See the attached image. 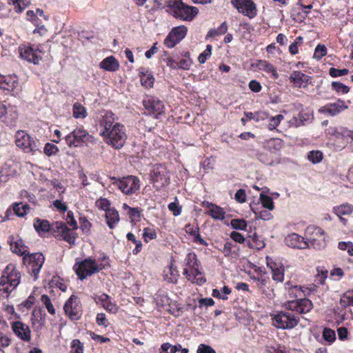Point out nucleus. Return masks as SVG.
<instances>
[{
  "instance_id": "nucleus-1",
  "label": "nucleus",
  "mask_w": 353,
  "mask_h": 353,
  "mask_svg": "<svg viewBox=\"0 0 353 353\" xmlns=\"http://www.w3.org/2000/svg\"><path fill=\"white\" fill-rule=\"evenodd\" d=\"M285 306L288 311H281L272 318V325L279 329L287 330L296 327L299 319L293 312L306 314L312 310L313 304L310 299L304 298L288 301Z\"/></svg>"
},
{
  "instance_id": "nucleus-2",
  "label": "nucleus",
  "mask_w": 353,
  "mask_h": 353,
  "mask_svg": "<svg viewBox=\"0 0 353 353\" xmlns=\"http://www.w3.org/2000/svg\"><path fill=\"white\" fill-rule=\"evenodd\" d=\"M21 273L13 264L7 265L0 280V291L10 293L20 283Z\"/></svg>"
},
{
  "instance_id": "nucleus-3",
  "label": "nucleus",
  "mask_w": 353,
  "mask_h": 353,
  "mask_svg": "<svg viewBox=\"0 0 353 353\" xmlns=\"http://www.w3.org/2000/svg\"><path fill=\"white\" fill-rule=\"evenodd\" d=\"M168 11L174 17L185 21H191L198 13L196 7L185 4L182 1H170Z\"/></svg>"
},
{
  "instance_id": "nucleus-4",
  "label": "nucleus",
  "mask_w": 353,
  "mask_h": 353,
  "mask_svg": "<svg viewBox=\"0 0 353 353\" xmlns=\"http://www.w3.org/2000/svg\"><path fill=\"white\" fill-rule=\"evenodd\" d=\"M112 185L117 188L124 194L130 195L139 190L140 181L133 175H128L122 178L112 176Z\"/></svg>"
},
{
  "instance_id": "nucleus-5",
  "label": "nucleus",
  "mask_w": 353,
  "mask_h": 353,
  "mask_svg": "<svg viewBox=\"0 0 353 353\" xmlns=\"http://www.w3.org/2000/svg\"><path fill=\"white\" fill-rule=\"evenodd\" d=\"M306 241H308L310 248L321 250L326 246V236L324 230L314 225H308L305 229Z\"/></svg>"
},
{
  "instance_id": "nucleus-6",
  "label": "nucleus",
  "mask_w": 353,
  "mask_h": 353,
  "mask_svg": "<svg viewBox=\"0 0 353 353\" xmlns=\"http://www.w3.org/2000/svg\"><path fill=\"white\" fill-rule=\"evenodd\" d=\"M15 143L18 148L26 153L34 154L40 150L41 143L39 140L31 137L25 131H18L15 135Z\"/></svg>"
},
{
  "instance_id": "nucleus-7",
  "label": "nucleus",
  "mask_w": 353,
  "mask_h": 353,
  "mask_svg": "<svg viewBox=\"0 0 353 353\" xmlns=\"http://www.w3.org/2000/svg\"><path fill=\"white\" fill-rule=\"evenodd\" d=\"M63 310L65 315L72 321L79 320L82 315L80 299L72 294L65 303Z\"/></svg>"
},
{
  "instance_id": "nucleus-8",
  "label": "nucleus",
  "mask_w": 353,
  "mask_h": 353,
  "mask_svg": "<svg viewBox=\"0 0 353 353\" xmlns=\"http://www.w3.org/2000/svg\"><path fill=\"white\" fill-rule=\"evenodd\" d=\"M92 137L83 128L74 129L65 137L67 145L70 147H80L83 143L91 141Z\"/></svg>"
},
{
  "instance_id": "nucleus-9",
  "label": "nucleus",
  "mask_w": 353,
  "mask_h": 353,
  "mask_svg": "<svg viewBox=\"0 0 353 353\" xmlns=\"http://www.w3.org/2000/svg\"><path fill=\"white\" fill-rule=\"evenodd\" d=\"M74 268L81 280L99 271V268L95 261L90 259H86L79 263H77Z\"/></svg>"
},
{
  "instance_id": "nucleus-10",
  "label": "nucleus",
  "mask_w": 353,
  "mask_h": 353,
  "mask_svg": "<svg viewBox=\"0 0 353 353\" xmlns=\"http://www.w3.org/2000/svg\"><path fill=\"white\" fill-rule=\"evenodd\" d=\"M188 29L185 26H179L173 28L164 39V45L168 48H174L185 38Z\"/></svg>"
},
{
  "instance_id": "nucleus-11",
  "label": "nucleus",
  "mask_w": 353,
  "mask_h": 353,
  "mask_svg": "<svg viewBox=\"0 0 353 353\" xmlns=\"http://www.w3.org/2000/svg\"><path fill=\"white\" fill-rule=\"evenodd\" d=\"M127 139L128 135L125 127L123 124L115 123L112 127V147L115 149L121 148Z\"/></svg>"
},
{
  "instance_id": "nucleus-12",
  "label": "nucleus",
  "mask_w": 353,
  "mask_h": 353,
  "mask_svg": "<svg viewBox=\"0 0 353 353\" xmlns=\"http://www.w3.org/2000/svg\"><path fill=\"white\" fill-rule=\"evenodd\" d=\"M152 179L154 185L157 189H160L170 183L168 172L167 169L161 165H157L154 167Z\"/></svg>"
},
{
  "instance_id": "nucleus-13",
  "label": "nucleus",
  "mask_w": 353,
  "mask_h": 353,
  "mask_svg": "<svg viewBox=\"0 0 353 353\" xmlns=\"http://www.w3.org/2000/svg\"><path fill=\"white\" fill-rule=\"evenodd\" d=\"M0 88L12 92L14 96L18 95L21 91V86L15 74L0 76Z\"/></svg>"
},
{
  "instance_id": "nucleus-14",
  "label": "nucleus",
  "mask_w": 353,
  "mask_h": 353,
  "mask_svg": "<svg viewBox=\"0 0 353 353\" xmlns=\"http://www.w3.org/2000/svg\"><path fill=\"white\" fill-rule=\"evenodd\" d=\"M143 104L148 114L153 115L156 119L164 112V105L163 102L157 97L147 96L143 99Z\"/></svg>"
},
{
  "instance_id": "nucleus-15",
  "label": "nucleus",
  "mask_w": 353,
  "mask_h": 353,
  "mask_svg": "<svg viewBox=\"0 0 353 353\" xmlns=\"http://www.w3.org/2000/svg\"><path fill=\"white\" fill-rule=\"evenodd\" d=\"M232 5L244 16L253 19L256 15V8L252 0H231Z\"/></svg>"
},
{
  "instance_id": "nucleus-16",
  "label": "nucleus",
  "mask_w": 353,
  "mask_h": 353,
  "mask_svg": "<svg viewBox=\"0 0 353 353\" xmlns=\"http://www.w3.org/2000/svg\"><path fill=\"white\" fill-rule=\"evenodd\" d=\"M23 260L25 262L28 261V269L36 280L44 263V256L41 253H34L25 256Z\"/></svg>"
},
{
  "instance_id": "nucleus-17",
  "label": "nucleus",
  "mask_w": 353,
  "mask_h": 353,
  "mask_svg": "<svg viewBox=\"0 0 353 353\" xmlns=\"http://www.w3.org/2000/svg\"><path fill=\"white\" fill-rule=\"evenodd\" d=\"M267 266L272 271V279L277 282H283L284 279V267L281 262L274 261L269 256H266Z\"/></svg>"
},
{
  "instance_id": "nucleus-18",
  "label": "nucleus",
  "mask_w": 353,
  "mask_h": 353,
  "mask_svg": "<svg viewBox=\"0 0 353 353\" xmlns=\"http://www.w3.org/2000/svg\"><path fill=\"white\" fill-rule=\"evenodd\" d=\"M285 243L287 246L293 248L305 249L310 248L308 241H306L304 237L296 233L288 234L285 238Z\"/></svg>"
},
{
  "instance_id": "nucleus-19",
  "label": "nucleus",
  "mask_w": 353,
  "mask_h": 353,
  "mask_svg": "<svg viewBox=\"0 0 353 353\" xmlns=\"http://www.w3.org/2000/svg\"><path fill=\"white\" fill-rule=\"evenodd\" d=\"M347 108L343 100L339 99L335 103H330L321 107L319 112L330 116H335L347 109Z\"/></svg>"
},
{
  "instance_id": "nucleus-20",
  "label": "nucleus",
  "mask_w": 353,
  "mask_h": 353,
  "mask_svg": "<svg viewBox=\"0 0 353 353\" xmlns=\"http://www.w3.org/2000/svg\"><path fill=\"white\" fill-rule=\"evenodd\" d=\"M12 329L14 333L20 339L24 341H30L31 339V331L30 327L21 321H14L12 323Z\"/></svg>"
},
{
  "instance_id": "nucleus-21",
  "label": "nucleus",
  "mask_w": 353,
  "mask_h": 353,
  "mask_svg": "<svg viewBox=\"0 0 353 353\" xmlns=\"http://www.w3.org/2000/svg\"><path fill=\"white\" fill-rule=\"evenodd\" d=\"M253 280L260 294L270 299L274 297L273 290L268 286L269 282L268 278L264 276L254 277Z\"/></svg>"
},
{
  "instance_id": "nucleus-22",
  "label": "nucleus",
  "mask_w": 353,
  "mask_h": 353,
  "mask_svg": "<svg viewBox=\"0 0 353 353\" xmlns=\"http://www.w3.org/2000/svg\"><path fill=\"white\" fill-rule=\"evenodd\" d=\"M46 314L43 309H34L32 314L31 321L36 331H40L46 324Z\"/></svg>"
},
{
  "instance_id": "nucleus-23",
  "label": "nucleus",
  "mask_w": 353,
  "mask_h": 353,
  "mask_svg": "<svg viewBox=\"0 0 353 353\" xmlns=\"http://www.w3.org/2000/svg\"><path fill=\"white\" fill-rule=\"evenodd\" d=\"M291 82L299 88H306L310 83V77L301 71H294L290 77Z\"/></svg>"
},
{
  "instance_id": "nucleus-24",
  "label": "nucleus",
  "mask_w": 353,
  "mask_h": 353,
  "mask_svg": "<svg viewBox=\"0 0 353 353\" xmlns=\"http://www.w3.org/2000/svg\"><path fill=\"white\" fill-rule=\"evenodd\" d=\"M139 74L141 79V85L146 88H150L153 86L154 78L151 71L147 68L141 67L139 69Z\"/></svg>"
},
{
  "instance_id": "nucleus-25",
  "label": "nucleus",
  "mask_w": 353,
  "mask_h": 353,
  "mask_svg": "<svg viewBox=\"0 0 353 353\" xmlns=\"http://www.w3.org/2000/svg\"><path fill=\"white\" fill-rule=\"evenodd\" d=\"M350 130L342 126L329 127L327 129V134L330 136V139H343L349 137Z\"/></svg>"
},
{
  "instance_id": "nucleus-26",
  "label": "nucleus",
  "mask_w": 353,
  "mask_h": 353,
  "mask_svg": "<svg viewBox=\"0 0 353 353\" xmlns=\"http://www.w3.org/2000/svg\"><path fill=\"white\" fill-rule=\"evenodd\" d=\"M95 206L100 210L104 212V216L106 219V224L110 228V203L105 198L101 197L95 202Z\"/></svg>"
},
{
  "instance_id": "nucleus-27",
  "label": "nucleus",
  "mask_w": 353,
  "mask_h": 353,
  "mask_svg": "<svg viewBox=\"0 0 353 353\" xmlns=\"http://www.w3.org/2000/svg\"><path fill=\"white\" fill-rule=\"evenodd\" d=\"M257 159L263 163L271 165L274 163L276 157V152L265 148L256 154Z\"/></svg>"
},
{
  "instance_id": "nucleus-28",
  "label": "nucleus",
  "mask_w": 353,
  "mask_h": 353,
  "mask_svg": "<svg viewBox=\"0 0 353 353\" xmlns=\"http://www.w3.org/2000/svg\"><path fill=\"white\" fill-rule=\"evenodd\" d=\"M20 56L21 58L32 62L34 64L39 63V57L37 54L36 52L32 47L28 46L20 49Z\"/></svg>"
},
{
  "instance_id": "nucleus-29",
  "label": "nucleus",
  "mask_w": 353,
  "mask_h": 353,
  "mask_svg": "<svg viewBox=\"0 0 353 353\" xmlns=\"http://www.w3.org/2000/svg\"><path fill=\"white\" fill-rule=\"evenodd\" d=\"M206 207L209 209L208 214L214 219L222 221L225 219V212L222 208L209 202L206 203Z\"/></svg>"
},
{
  "instance_id": "nucleus-30",
  "label": "nucleus",
  "mask_w": 353,
  "mask_h": 353,
  "mask_svg": "<svg viewBox=\"0 0 353 353\" xmlns=\"http://www.w3.org/2000/svg\"><path fill=\"white\" fill-rule=\"evenodd\" d=\"M164 279L169 283H176L179 276V272L176 267L170 264L163 272Z\"/></svg>"
},
{
  "instance_id": "nucleus-31",
  "label": "nucleus",
  "mask_w": 353,
  "mask_h": 353,
  "mask_svg": "<svg viewBox=\"0 0 353 353\" xmlns=\"http://www.w3.org/2000/svg\"><path fill=\"white\" fill-rule=\"evenodd\" d=\"M185 263L187 267L192 270V272H196V274H201L199 270L198 261L195 253L189 252L185 258Z\"/></svg>"
},
{
  "instance_id": "nucleus-32",
  "label": "nucleus",
  "mask_w": 353,
  "mask_h": 353,
  "mask_svg": "<svg viewBox=\"0 0 353 353\" xmlns=\"http://www.w3.org/2000/svg\"><path fill=\"white\" fill-rule=\"evenodd\" d=\"M177 70L181 69L188 70L192 64V61L190 57V54L185 52L181 57H176Z\"/></svg>"
},
{
  "instance_id": "nucleus-33",
  "label": "nucleus",
  "mask_w": 353,
  "mask_h": 353,
  "mask_svg": "<svg viewBox=\"0 0 353 353\" xmlns=\"http://www.w3.org/2000/svg\"><path fill=\"white\" fill-rule=\"evenodd\" d=\"M312 119V114L309 112L303 110L301 111L297 116L294 117L290 123L296 127H299L305 124V122L310 121Z\"/></svg>"
},
{
  "instance_id": "nucleus-34",
  "label": "nucleus",
  "mask_w": 353,
  "mask_h": 353,
  "mask_svg": "<svg viewBox=\"0 0 353 353\" xmlns=\"http://www.w3.org/2000/svg\"><path fill=\"white\" fill-rule=\"evenodd\" d=\"M10 247L11 250L13 252L21 255L26 256V254L28 255V247L24 245L22 239H19L16 241H10Z\"/></svg>"
},
{
  "instance_id": "nucleus-35",
  "label": "nucleus",
  "mask_w": 353,
  "mask_h": 353,
  "mask_svg": "<svg viewBox=\"0 0 353 353\" xmlns=\"http://www.w3.org/2000/svg\"><path fill=\"white\" fill-rule=\"evenodd\" d=\"M256 67L260 70L265 71L266 72L271 74L274 79H277L279 74L275 68L270 63L265 60H259L257 61Z\"/></svg>"
},
{
  "instance_id": "nucleus-36",
  "label": "nucleus",
  "mask_w": 353,
  "mask_h": 353,
  "mask_svg": "<svg viewBox=\"0 0 353 353\" xmlns=\"http://www.w3.org/2000/svg\"><path fill=\"white\" fill-rule=\"evenodd\" d=\"M333 212L338 216L350 215L353 212V205L349 203H343L341 205L334 207Z\"/></svg>"
},
{
  "instance_id": "nucleus-37",
  "label": "nucleus",
  "mask_w": 353,
  "mask_h": 353,
  "mask_svg": "<svg viewBox=\"0 0 353 353\" xmlns=\"http://www.w3.org/2000/svg\"><path fill=\"white\" fill-rule=\"evenodd\" d=\"M103 129L100 131L99 134L105 138L106 143L110 144V122L103 119L100 123Z\"/></svg>"
},
{
  "instance_id": "nucleus-38",
  "label": "nucleus",
  "mask_w": 353,
  "mask_h": 353,
  "mask_svg": "<svg viewBox=\"0 0 353 353\" xmlns=\"http://www.w3.org/2000/svg\"><path fill=\"white\" fill-rule=\"evenodd\" d=\"M34 228L38 232H47L50 231V225L49 222L44 219L37 218L34 222Z\"/></svg>"
},
{
  "instance_id": "nucleus-39",
  "label": "nucleus",
  "mask_w": 353,
  "mask_h": 353,
  "mask_svg": "<svg viewBox=\"0 0 353 353\" xmlns=\"http://www.w3.org/2000/svg\"><path fill=\"white\" fill-rule=\"evenodd\" d=\"M72 114L76 119H84L87 116V112L84 106L80 103L76 102L73 105Z\"/></svg>"
},
{
  "instance_id": "nucleus-40",
  "label": "nucleus",
  "mask_w": 353,
  "mask_h": 353,
  "mask_svg": "<svg viewBox=\"0 0 353 353\" xmlns=\"http://www.w3.org/2000/svg\"><path fill=\"white\" fill-rule=\"evenodd\" d=\"M30 207L28 204H23L22 203H16L13 205V211L20 217L24 216L28 214Z\"/></svg>"
},
{
  "instance_id": "nucleus-41",
  "label": "nucleus",
  "mask_w": 353,
  "mask_h": 353,
  "mask_svg": "<svg viewBox=\"0 0 353 353\" xmlns=\"http://www.w3.org/2000/svg\"><path fill=\"white\" fill-rule=\"evenodd\" d=\"M231 293V290L228 286H223L221 290L214 289L212 296L219 299L227 300L228 295Z\"/></svg>"
},
{
  "instance_id": "nucleus-42",
  "label": "nucleus",
  "mask_w": 353,
  "mask_h": 353,
  "mask_svg": "<svg viewBox=\"0 0 353 353\" xmlns=\"http://www.w3.org/2000/svg\"><path fill=\"white\" fill-rule=\"evenodd\" d=\"M260 200L263 208L269 210H274V202L270 196L266 195L264 192H261L260 194Z\"/></svg>"
},
{
  "instance_id": "nucleus-43",
  "label": "nucleus",
  "mask_w": 353,
  "mask_h": 353,
  "mask_svg": "<svg viewBox=\"0 0 353 353\" xmlns=\"http://www.w3.org/2000/svg\"><path fill=\"white\" fill-rule=\"evenodd\" d=\"M181 349V345H172L169 343H165L161 345L160 353H176Z\"/></svg>"
},
{
  "instance_id": "nucleus-44",
  "label": "nucleus",
  "mask_w": 353,
  "mask_h": 353,
  "mask_svg": "<svg viewBox=\"0 0 353 353\" xmlns=\"http://www.w3.org/2000/svg\"><path fill=\"white\" fill-rule=\"evenodd\" d=\"M284 119L282 114H278L275 117H271L268 119V128L270 130L276 129L281 121Z\"/></svg>"
},
{
  "instance_id": "nucleus-45",
  "label": "nucleus",
  "mask_w": 353,
  "mask_h": 353,
  "mask_svg": "<svg viewBox=\"0 0 353 353\" xmlns=\"http://www.w3.org/2000/svg\"><path fill=\"white\" fill-rule=\"evenodd\" d=\"M68 228L65 225V223L63 221H56L52 225H50V231L53 232H57L59 234H62L64 231H68Z\"/></svg>"
},
{
  "instance_id": "nucleus-46",
  "label": "nucleus",
  "mask_w": 353,
  "mask_h": 353,
  "mask_svg": "<svg viewBox=\"0 0 353 353\" xmlns=\"http://www.w3.org/2000/svg\"><path fill=\"white\" fill-rule=\"evenodd\" d=\"M307 159L313 163H318L323 159V153L319 150H312L307 154Z\"/></svg>"
},
{
  "instance_id": "nucleus-47",
  "label": "nucleus",
  "mask_w": 353,
  "mask_h": 353,
  "mask_svg": "<svg viewBox=\"0 0 353 353\" xmlns=\"http://www.w3.org/2000/svg\"><path fill=\"white\" fill-rule=\"evenodd\" d=\"M332 88L337 93L341 94H347L350 91V88L347 85L338 81L332 83Z\"/></svg>"
},
{
  "instance_id": "nucleus-48",
  "label": "nucleus",
  "mask_w": 353,
  "mask_h": 353,
  "mask_svg": "<svg viewBox=\"0 0 353 353\" xmlns=\"http://www.w3.org/2000/svg\"><path fill=\"white\" fill-rule=\"evenodd\" d=\"M41 301L46 306L48 312L50 314L54 315L55 314V309H54L49 296L46 294H43L41 297Z\"/></svg>"
},
{
  "instance_id": "nucleus-49",
  "label": "nucleus",
  "mask_w": 353,
  "mask_h": 353,
  "mask_svg": "<svg viewBox=\"0 0 353 353\" xmlns=\"http://www.w3.org/2000/svg\"><path fill=\"white\" fill-rule=\"evenodd\" d=\"M232 228L235 230H246L247 223L243 219H234L230 222Z\"/></svg>"
},
{
  "instance_id": "nucleus-50",
  "label": "nucleus",
  "mask_w": 353,
  "mask_h": 353,
  "mask_svg": "<svg viewBox=\"0 0 353 353\" xmlns=\"http://www.w3.org/2000/svg\"><path fill=\"white\" fill-rule=\"evenodd\" d=\"M212 47L211 45H207L205 50L201 54H200L198 57V61L200 63L203 64L205 63L206 60L210 57L212 54Z\"/></svg>"
},
{
  "instance_id": "nucleus-51",
  "label": "nucleus",
  "mask_w": 353,
  "mask_h": 353,
  "mask_svg": "<svg viewBox=\"0 0 353 353\" xmlns=\"http://www.w3.org/2000/svg\"><path fill=\"white\" fill-rule=\"evenodd\" d=\"M327 48L325 46L319 44L314 50L313 57L316 59H321L323 57L326 55Z\"/></svg>"
},
{
  "instance_id": "nucleus-52",
  "label": "nucleus",
  "mask_w": 353,
  "mask_h": 353,
  "mask_svg": "<svg viewBox=\"0 0 353 353\" xmlns=\"http://www.w3.org/2000/svg\"><path fill=\"white\" fill-rule=\"evenodd\" d=\"M252 209H253V208H252ZM252 210L254 211V214H256V219H261L264 221H269V220L272 219V214L267 210H263L258 212L254 210Z\"/></svg>"
},
{
  "instance_id": "nucleus-53",
  "label": "nucleus",
  "mask_w": 353,
  "mask_h": 353,
  "mask_svg": "<svg viewBox=\"0 0 353 353\" xmlns=\"http://www.w3.org/2000/svg\"><path fill=\"white\" fill-rule=\"evenodd\" d=\"M58 152V148L55 145L50 143H46L43 149V152L48 157L56 154Z\"/></svg>"
},
{
  "instance_id": "nucleus-54",
  "label": "nucleus",
  "mask_w": 353,
  "mask_h": 353,
  "mask_svg": "<svg viewBox=\"0 0 353 353\" xmlns=\"http://www.w3.org/2000/svg\"><path fill=\"white\" fill-rule=\"evenodd\" d=\"M328 272L327 270H320L319 268H317V274L315 281L321 285H323L325 280L327 277Z\"/></svg>"
},
{
  "instance_id": "nucleus-55",
  "label": "nucleus",
  "mask_w": 353,
  "mask_h": 353,
  "mask_svg": "<svg viewBox=\"0 0 353 353\" xmlns=\"http://www.w3.org/2000/svg\"><path fill=\"white\" fill-rule=\"evenodd\" d=\"M349 70L347 69H337L335 68H331L329 70V74L332 77H338L341 76H344L348 74Z\"/></svg>"
},
{
  "instance_id": "nucleus-56",
  "label": "nucleus",
  "mask_w": 353,
  "mask_h": 353,
  "mask_svg": "<svg viewBox=\"0 0 353 353\" xmlns=\"http://www.w3.org/2000/svg\"><path fill=\"white\" fill-rule=\"evenodd\" d=\"M323 339L328 342H333L336 339V335L334 330L330 328H325L323 332Z\"/></svg>"
},
{
  "instance_id": "nucleus-57",
  "label": "nucleus",
  "mask_w": 353,
  "mask_h": 353,
  "mask_svg": "<svg viewBox=\"0 0 353 353\" xmlns=\"http://www.w3.org/2000/svg\"><path fill=\"white\" fill-rule=\"evenodd\" d=\"M170 312L175 316H179L183 312V306L177 303L170 305Z\"/></svg>"
},
{
  "instance_id": "nucleus-58",
  "label": "nucleus",
  "mask_w": 353,
  "mask_h": 353,
  "mask_svg": "<svg viewBox=\"0 0 353 353\" xmlns=\"http://www.w3.org/2000/svg\"><path fill=\"white\" fill-rule=\"evenodd\" d=\"M340 303L343 307H347L348 305L353 306V294H344L340 300Z\"/></svg>"
},
{
  "instance_id": "nucleus-59",
  "label": "nucleus",
  "mask_w": 353,
  "mask_h": 353,
  "mask_svg": "<svg viewBox=\"0 0 353 353\" xmlns=\"http://www.w3.org/2000/svg\"><path fill=\"white\" fill-rule=\"evenodd\" d=\"M8 3L14 6V10L17 12H21L25 8L23 0H8Z\"/></svg>"
},
{
  "instance_id": "nucleus-60",
  "label": "nucleus",
  "mask_w": 353,
  "mask_h": 353,
  "mask_svg": "<svg viewBox=\"0 0 353 353\" xmlns=\"http://www.w3.org/2000/svg\"><path fill=\"white\" fill-rule=\"evenodd\" d=\"M282 145L281 141L279 139H270L267 142V147L272 148L275 151H278L281 149Z\"/></svg>"
},
{
  "instance_id": "nucleus-61",
  "label": "nucleus",
  "mask_w": 353,
  "mask_h": 353,
  "mask_svg": "<svg viewBox=\"0 0 353 353\" xmlns=\"http://www.w3.org/2000/svg\"><path fill=\"white\" fill-rule=\"evenodd\" d=\"M63 236L64 241H67L70 244H74L75 238L73 234L70 232V230L68 228V231H64L62 234H61Z\"/></svg>"
},
{
  "instance_id": "nucleus-62",
  "label": "nucleus",
  "mask_w": 353,
  "mask_h": 353,
  "mask_svg": "<svg viewBox=\"0 0 353 353\" xmlns=\"http://www.w3.org/2000/svg\"><path fill=\"white\" fill-rule=\"evenodd\" d=\"M83 346L79 340L75 339L72 341V351L74 353H83Z\"/></svg>"
},
{
  "instance_id": "nucleus-63",
  "label": "nucleus",
  "mask_w": 353,
  "mask_h": 353,
  "mask_svg": "<svg viewBox=\"0 0 353 353\" xmlns=\"http://www.w3.org/2000/svg\"><path fill=\"white\" fill-rule=\"evenodd\" d=\"M234 199L237 202H239L240 203H243L245 202V201H246L245 191L243 189L238 190L236 191V192L235 193Z\"/></svg>"
},
{
  "instance_id": "nucleus-64",
  "label": "nucleus",
  "mask_w": 353,
  "mask_h": 353,
  "mask_svg": "<svg viewBox=\"0 0 353 353\" xmlns=\"http://www.w3.org/2000/svg\"><path fill=\"white\" fill-rule=\"evenodd\" d=\"M196 353H216L210 345L200 344L197 348Z\"/></svg>"
}]
</instances>
